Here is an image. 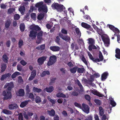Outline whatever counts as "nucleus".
I'll use <instances>...</instances> for the list:
<instances>
[{
  "label": "nucleus",
  "mask_w": 120,
  "mask_h": 120,
  "mask_svg": "<svg viewBox=\"0 0 120 120\" xmlns=\"http://www.w3.org/2000/svg\"><path fill=\"white\" fill-rule=\"evenodd\" d=\"M94 44H91L89 45L88 46V49L90 51H92V49H97V47Z\"/></svg>",
  "instance_id": "nucleus-27"
},
{
  "label": "nucleus",
  "mask_w": 120,
  "mask_h": 120,
  "mask_svg": "<svg viewBox=\"0 0 120 120\" xmlns=\"http://www.w3.org/2000/svg\"><path fill=\"white\" fill-rule=\"evenodd\" d=\"M18 119L19 120H23V115L22 113H20Z\"/></svg>",
  "instance_id": "nucleus-58"
},
{
  "label": "nucleus",
  "mask_w": 120,
  "mask_h": 120,
  "mask_svg": "<svg viewBox=\"0 0 120 120\" xmlns=\"http://www.w3.org/2000/svg\"><path fill=\"white\" fill-rule=\"evenodd\" d=\"M51 7L52 9H56L57 10L60 12L63 11V8L64 7L63 5L59 4L57 3H54L51 5Z\"/></svg>",
  "instance_id": "nucleus-2"
},
{
  "label": "nucleus",
  "mask_w": 120,
  "mask_h": 120,
  "mask_svg": "<svg viewBox=\"0 0 120 120\" xmlns=\"http://www.w3.org/2000/svg\"><path fill=\"white\" fill-rule=\"evenodd\" d=\"M116 54L115 57L118 59H120V49L118 48H116L115 50Z\"/></svg>",
  "instance_id": "nucleus-17"
},
{
  "label": "nucleus",
  "mask_w": 120,
  "mask_h": 120,
  "mask_svg": "<svg viewBox=\"0 0 120 120\" xmlns=\"http://www.w3.org/2000/svg\"><path fill=\"white\" fill-rule=\"evenodd\" d=\"M89 57L90 59L92 60L94 62L97 63L99 61V59L97 58L96 59H95L93 57L92 55H90Z\"/></svg>",
  "instance_id": "nucleus-31"
},
{
  "label": "nucleus",
  "mask_w": 120,
  "mask_h": 120,
  "mask_svg": "<svg viewBox=\"0 0 120 120\" xmlns=\"http://www.w3.org/2000/svg\"><path fill=\"white\" fill-rule=\"evenodd\" d=\"M11 74L9 73L6 74L2 75L0 80L1 81H3L7 78H9L11 76Z\"/></svg>",
  "instance_id": "nucleus-16"
},
{
  "label": "nucleus",
  "mask_w": 120,
  "mask_h": 120,
  "mask_svg": "<svg viewBox=\"0 0 120 120\" xmlns=\"http://www.w3.org/2000/svg\"><path fill=\"white\" fill-rule=\"evenodd\" d=\"M113 31L115 33H117L119 34L120 33L119 30L117 28L115 27Z\"/></svg>",
  "instance_id": "nucleus-56"
},
{
  "label": "nucleus",
  "mask_w": 120,
  "mask_h": 120,
  "mask_svg": "<svg viewBox=\"0 0 120 120\" xmlns=\"http://www.w3.org/2000/svg\"><path fill=\"white\" fill-rule=\"evenodd\" d=\"M88 43L90 45L94 44L95 42L94 39L92 38H90L88 39Z\"/></svg>",
  "instance_id": "nucleus-35"
},
{
  "label": "nucleus",
  "mask_w": 120,
  "mask_h": 120,
  "mask_svg": "<svg viewBox=\"0 0 120 120\" xmlns=\"http://www.w3.org/2000/svg\"><path fill=\"white\" fill-rule=\"evenodd\" d=\"M30 101V100H28L21 102L20 105V106L22 108L24 107L27 105Z\"/></svg>",
  "instance_id": "nucleus-21"
},
{
  "label": "nucleus",
  "mask_w": 120,
  "mask_h": 120,
  "mask_svg": "<svg viewBox=\"0 0 120 120\" xmlns=\"http://www.w3.org/2000/svg\"><path fill=\"white\" fill-rule=\"evenodd\" d=\"M83 18L85 19L86 20H89V21L90 22H91L92 21L91 19L90 16L87 15H85L83 16Z\"/></svg>",
  "instance_id": "nucleus-47"
},
{
  "label": "nucleus",
  "mask_w": 120,
  "mask_h": 120,
  "mask_svg": "<svg viewBox=\"0 0 120 120\" xmlns=\"http://www.w3.org/2000/svg\"><path fill=\"white\" fill-rule=\"evenodd\" d=\"M2 95L4 96V98H11L12 94L11 91L5 90L3 91Z\"/></svg>",
  "instance_id": "nucleus-5"
},
{
  "label": "nucleus",
  "mask_w": 120,
  "mask_h": 120,
  "mask_svg": "<svg viewBox=\"0 0 120 120\" xmlns=\"http://www.w3.org/2000/svg\"><path fill=\"white\" fill-rule=\"evenodd\" d=\"M41 101V98H36L35 102L36 103H40Z\"/></svg>",
  "instance_id": "nucleus-63"
},
{
  "label": "nucleus",
  "mask_w": 120,
  "mask_h": 120,
  "mask_svg": "<svg viewBox=\"0 0 120 120\" xmlns=\"http://www.w3.org/2000/svg\"><path fill=\"white\" fill-rule=\"evenodd\" d=\"M111 98L112 99L110 100V104L113 107H114L116 105V104L114 101L113 99L112 98Z\"/></svg>",
  "instance_id": "nucleus-42"
},
{
  "label": "nucleus",
  "mask_w": 120,
  "mask_h": 120,
  "mask_svg": "<svg viewBox=\"0 0 120 120\" xmlns=\"http://www.w3.org/2000/svg\"><path fill=\"white\" fill-rule=\"evenodd\" d=\"M43 3L42 2H39L37 3L35 5V6L36 8H39L41 7L43 5Z\"/></svg>",
  "instance_id": "nucleus-43"
},
{
  "label": "nucleus",
  "mask_w": 120,
  "mask_h": 120,
  "mask_svg": "<svg viewBox=\"0 0 120 120\" xmlns=\"http://www.w3.org/2000/svg\"><path fill=\"white\" fill-rule=\"evenodd\" d=\"M18 108L17 104L16 103L11 104L8 106V109L10 110L16 109Z\"/></svg>",
  "instance_id": "nucleus-10"
},
{
  "label": "nucleus",
  "mask_w": 120,
  "mask_h": 120,
  "mask_svg": "<svg viewBox=\"0 0 120 120\" xmlns=\"http://www.w3.org/2000/svg\"><path fill=\"white\" fill-rule=\"evenodd\" d=\"M45 16V14L44 13H41L39 14L37 17V19L39 20L42 19Z\"/></svg>",
  "instance_id": "nucleus-39"
},
{
  "label": "nucleus",
  "mask_w": 120,
  "mask_h": 120,
  "mask_svg": "<svg viewBox=\"0 0 120 120\" xmlns=\"http://www.w3.org/2000/svg\"><path fill=\"white\" fill-rule=\"evenodd\" d=\"M56 78H52L51 79L50 83L51 84L54 83L55 80H56Z\"/></svg>",
  "instance_id": "nucleus-64"
},
{
  "label": "nucleus",
  "mask_w": 120,
  "mask_h": 120,
  "mask_svg": "<svg viewBox=\"0 0 120 120\" xmlns=\"http://www.w3.org/2000/svg\"><path fill=\"white\" fill-rule=\"evenodd\" d=\"M25 8L24 6H21L19 10L21 14L22 15H23L24 13V12L25 11Z\"/></svg>",
  "instance_id": "nucleus-24"
},
{
  "label": "nucleus",
  "mask_w": 120,
  "mask_h": 120,
  "mask_svg": "<svg viewBox=\"0 0 120 120\" xmlns=\"http://www.w3.org/2000/svg\"><path fill=\"white\" fill-rule=\"evenodd\" d=\"M8 57L6 54H4L2 57V59L3 61L5 63H8Z\"/></svg>",
  "instance_id": "nucleus-26"
},
{
  "label": "nucleus",
  "mask_w": 120,
  "mask_h": 120,
  "mask_svg": "<svg viewBox=\"0 0 120 120\" xmlns=\"http://www.w3.org/2000/svg\"><path fill=\"white\" fill-rule=\"evenodd\" d=\"M43 32L42 31H40L37 33V38L38 39H39L40 41H41L42 39V36Z\"/></svg>",
  "instance_id": "nucleus-25"
},
{
  "label": "nucleus",
  "mask_w": 120,
  "mask_h": 120,
  "mask_svg": "<svg viewBox=\"0 0 120 120\" xmlns=\"http://www.w3.org/2000/svg\"><path fill=\"white\" fill-rule=\"evenodd\" d=\"M99 57L100 59H99V61L98 62L102 61L103 59V56H102L101 53L100 51L99 52Z\"/></svg>",
  "instance_id": "nucleus-49"
},
{
  "label": "nucleus",
  "mask_w": 120,
  "mask_h": 120,
  "mask_svg": "<svg viewBox=\"0 0 120 120\" xmlns=\"http://www.w3.org/2000/svg\"><path fill=\"white\" fill-rule=\"evenodd\" d=\"M47 58L46 56H42L39 58L37 60V62L39 64L41 65L43 64Z\"/></svg>",
  "instance_id": "nucleus-7"
},
{
  "label": "nucleus",
  "mask_w": 120,
  "mask_h": 120,
  "mask_svg": "<svg viewBox=\"0 0 120 120\" xmlns=\"http://www.w3.org/2000/svg\"><path fill=\"white\" fill-rule=\"evenodd\" d=\"M23 45V41L22 39H20L18 43V47L19 48H21Z\"/></svg>",
  "instance_id": "nucleus-41"
},
{
  "label": "nucleus",
  "mask_w": 120,
  "mask_h": 120,
  "mask_svg": "<svg viewBox=\"0 0 120 120\" xmlns=\"http://www.w3.org/2000/svg\"><path fill=\"white\" fill-rule=\"evenodd\" d=\"M81 25L82 27L86 29L87 30H88L89 28L90 27V25L84 22H82L81 23Z\"/></svg>",
  "instance_id": "nucleus-22"
},
{
  "label": "nucleus",
  "mask_w": 120,
  "mask_h": 120,
  "mask_svg": "<svg viewBox=\"0 0 120 120\" xmlns=\"http://www.w3.org/2000/svg\"><path fill=\"white\" fill-rule=\"evenodd\" d=\"M50 75V73L49 71H45L42 72L40 75L41 77H44L46 75Z\"/></svg>",
  "instance_id": "nucleus-23"
},
{
  "label": "nucleus",
  "mask_w": 120,
  "mask_h": 120,
  "mask_svg": "<svg viewBox=\"0 0 120 120\" xmlns=\"http://www.w3.org/2000/svg\"><path fill=\"white\" fill-rule=\"evenodd\" d=\"M11 23V22L10 20H7L5 23V28H8Z\"/></svg>",
  "instance_id": "nucleus-33"
},
{
  "label": "nucleus",
  "mask_w": 120,
  "mask_h": 120,
  "mask_svg": "<svg viewBox=\"0 0 120 120\" xmlns=\"http://www.w3.org/2000/svg\"><path fill=\"white\" fill-rule=\"evenodd\" d=\"M38 11L39 12H43L47 13V6L45 5H43L41 7L38 8Z\"/></svg>",
  "instance_id": "nucleus-9"
},
{
  "label": "nucleus",
  "mask_w": 120,
  "mask_h": 120,
  "mask_svg": "<svg viewBox=\"0 0 120 120\" xmlns=\"http://www.w3.org/2000/svg\"><path fill=\"white\" fill-rule=\"evenodd\" d=\"M20 18V16L18 14H15L14 16V19L15 20H18Z\"/></svg>",
  "instance_id": "nucleus-50"
},
{
  "label": "nucleus",
  "mask_w": 120,
  "mask_h": 120,
  "mask_svg": "<svg viewBox=\"0 0 120 120\" xmlns=\"http://www.w3.org/2000/svg\"><path fill=\"white\" fill-rule=\"evenodd\" d=\"M90 91L94 95H96L99 97H102L104 96V95L101 94L96 90H90Z\"/></svg>",
  "instance_id": "nucleus-6"
},
{
  "label": "nucleus",
  "mask_w": 120,
  "mask_h": 120,
  "mask_svg": "<svg viewBox=\"0 0 120 120\" xmlns=\"http://www.w3.org/2000/svg\"><path fill=\"white\" fill-rule=\"evenodd\" d=\"M56 57L55 55L50 56L47 63L48 65L50 66L54 64L56 62Z\"/></svg>",
  "instance_id": "nucleus-3"
},
{
  "label": "nucleus",
  "mask_w": 120,
  "mask_h": 120,
  "mask_svg": "<svg viewBox=\"0 0 120 120\" xmlns=\"http://www.w3.org/2000/svg\"><path fill=\"white\" fill-rule=\"evenodd\" d=\"M30 28L34 31H40L41 30V28L38 25H31L30 26Z\"/></svg>",
  "instance_id": "nucleus-14"
},
{
  "label": "nucleus",
  "mask_w": 120,
  "mask_h": 120,
  "mask_svg": "<svg viewBox=\"0 0 120 120\" xmlns=\"http://www.w3.org/2000/svg\"><path fill=\"white\" fill-rule=\"evenodd\" d=\"M30 16L31 19H33L34 20L36 19V15L35 13H32L31 14Z\"/></svg>",
  "instance_id": "nucleus-53"
},
{
  "label": "nucleus",
  "mask_w": 120,
  "mask_h": 120,
  "mask_svg": "<svg viewBox=\"0 0 120 120\" xmlns=\"http://www.w3.org/2000/svg\"><path fill=\"white\" fill-rule=\"evenodd\" d=\"M14 85L12 83V85H11V86H9L8 87V88L7 89V90H8V91H11V89L13 87Z\"/></svg>",
  "instance_id": "nucleus-59"
},
{
  "label": "nucleus",
  "mask_w": 120,
  "mask_h": 120,
  "mask_svg": "<svg viewBox=\"0 0 120 120\" xmlns=\"http://www.w3.org/2000/svg\"><path fill=\"white\" fill-rule=\"evenodd\" d=\"M7 67V64H5L3 63L1 65V70L2 72H4L6 70Z\"/></svg>",
  "instance_id": "nucleus-29"
},
{
  "label": "nucleus",
  "mask_w": 120,
  "mask_h": 120,
  "mask_svg": "<svg viewBox=\"0 0 120 120\" xmlns=\"http://www.w3.org/2000/svg\"><path fill=\"white\" fill-rule=\"evenodd\" d=\"M6 45L8 47H10L11 45V42L10 40H8L7 41L6 43Z\"/></svg>",
  "instance_id": "nucleus-60"
},
{
  "label": "nucleus",
  "mask_w": 120,
  "mask_h": 120,
  "mask_svg": "<svg viewBox=\"0 0 120 120\" xmlns=\"http://www.w3.org/2000/svg\"><path fill=\"white\" fill-rule=\"evenodd\" d=\"M16 94L18 96L23 97L25 94L24 90L22 89H20L16 93Z\"/></svg>",
  "instance_id": "nucleus-12"
},
{
  "label": "nucleus",
  "mask_w": 120,
  "mask_h": 120,
  "mask_svg": "<svg viewBox=\"0 0 120 120\" xmlns=\"http://www.w3.org/2000/svg\"><path fill=\"white\" fill-rule=\"evenodd\" d=\"M62 33H60L59 35L63 40L67 42H70L71 41V38L68 35H64L62 34H68V30H66L64 28H63L61 30Z\"/></svg>",
  "instance_id": "nucleus-1"
},
{
  "label": "nucleus",
  "mask_w": 120,
  "mask_h": 120,
  "mask_svg": "<svg viewBox=\"0 0 120 120\" xmlns=\"http://www.w3.org/2000/svg\"><path fill=\"white\" fill-rule=\"evenodd\" d=\"M15 11V8H10L8 10V13L9 14L12 13L14 12Z\"/></svg>",
  "instance_id": "nucleus-48"
},
{
  "label": "nucleus",
  "mask_w": 120,
  "mask_h": 120,
  "mask_svg": "<svg viewBox=\"0 0 120 120\" xmlns=\"http://www.w3.org/2000/svg\"><path fill=\"white\" fill-rule=\"evenodd\" d=\"M81 59L84 63L87 66L88 65L87 63L84 56H82Z\"/></svg>",
  "instance_id": "nucleus-52"
},
{
  "label": "nucleus",
  "mask_w": 120,
  "mask_h": 120,
  "mask_svg": "<svg viewBox=\"0 0 120 120\" xmlns=\"http://www.w3.org/2000/svg\"><path fill=\"white\" fill-rule=\"evenodd\" d=\"M37 34V32L36 31L31 30L30 31L29 36L30 37L32 38V39L35 38L36 37Z\"/></svg>",
  "instance_id": "nucleus-13"
},
{
  "label": "nucleus",
  "mask_w": 120,
  "mask_h": 120,
  "mask_svg": "<svg viewBox=\"0 0 120 120\" xmlns=\"http://www.w3.org/2000/svg\"><path fill=\"white\" fill-rule=\"evenodd\" d=\"M25 89L26 92V94L28 95L29 94V93L30 91V87L28 85H27L26 86Z\"/></svg>",
  "instance_id": "nucleus-36"
},
{
  "label": "nucleus",
  "mask_w": 120,
  "mask_h": 120,
  "mask_svg": "<svg viewBox=\"0 0 120 120\" xmlns=\"http://www.w3.org/2000/svg\"><path fill=\"white\" fill-rule=\"evenodd\" d=\"M71 95L74 96H77L78 95V94L77 92L76 91H74L71 94Z\"/></svg>",
  "instance_id": "nucleus-61"
},
{
  "label": "nucleus",
  "mask_w": 120,
  "mask_h": 120,
  "mask_svg": "<svg viewBox=\"0 0 120 120\" xmlns=\"http://www.w3.org/2000/svg\"><path fill=\"white\" fill-rule=\"evenodd\" d=\"M60 39L59 38V37L58 36L56 37L55 39V41L58 45H60Z\"/></svg>",
  "instance_id": "nucleus-44"
},
{
  "label": "nucleus",
  "mask_w": 120,
  "mask_h": 120,
  "mask_svg": "<svg viewBox=\"0 0 120 120\" xmlns=\"http://www.w3.org/2000/svg\"><path fill=\"white\" fill-rule=\"evenodd\" d=\"M81 108L82 110L85 113L88 114L89 112L90 108L88 105L83 103Z\"/></svg>",
  "instance_id": "nucleus-4"
},
{
  "label": "nucleus",
  "mask_w": 120,
  "mask_h": 120,
  "mask_svg": "<svg viewBox=\"0 0 120 120\" xmlns=\"http://www.w3.org/2000/svg\"><path fill=\"white\" fill-rule=\"evenodd\" d=\"M33 90L34 92H37L38 93H40L42 91V90L41 89L35 87H33Z\"/></svg>",
  "instance_id": "nucleus-38"
},
{
  "label": "nucleus",
  "mask_w": 120,
  "mask_h": 120,
  "mask_svg": "<svg viewBox=\"0 0 120 120\" xmlns=\"http://www.w3.org/2000/svg\"><path fill=\"white\" fill-rule=\"evenodd\" d=\"M49 49L50 50L53 52H58L59 51L60 47L57 46H51Z\"/></svg>",
  "instance_id": "nucleus-15"
},
{
  "label": "nucleus",
  "mask_w": 120,
  "mask_h": 120,
  "mask_svg": "<svg viewBox=\"0 0 120 120\" xmlns=\"http://www.w3.org/2000/svg\"><path fill=\"white\" fill-rule=\"evenodd\" d=\"M99 115L101 116H102L105 113V110L101 106H99Z\"/></svg>",
  "instance_id": "nucleus-19"
},
{
  "label": "nucleus",
  "mask_w": 120,
  "mask_h": 120,
  "mask_svg": "<svg viewBox=\"0 0 120 120\" xmlns=\"http://www.w3.org/2000/svg\"><path fill=\"white\" fill-rule=\"evenodd\" d=\"M75 105L80 109L81 108V106L80 104H79L76 102H75L74 103Z\"/></svg>",
  "instance_id": "nucleus-55"
},
{
  "label": "nucleus",
  "mask_w": 120,
  "mask_h": 120,
  "mask_svg": "<svg viewBox=\"0 0 120 120\" xmlns=\"http://www.w3.org/2000/svg\"><path fill=\"white\" fill-rule=\"evenodd\" d=\"M17 69L19 71H21L22 69V67L20 64H18L17 66Z\"/></svg>",
  "instance_id": "nucleus-54"
},
{
  "label": "nucleus",
  "mask_w": 120,
  "mask_h": 120,
  "mask_svg": "<svg viewBox=\"0 0 120 120\" xmlns=\"http://www.w3.org/2000/svg\"><path fill=\"white\" fill-rule=\"evenodd\" d=\"M107 26H108L109 28L111 30L113 31L114 29L115 28V26L111 25L108 24L107 25Z\"/></svg>",
  "instance_id": "nucleus-51"
},
{
  "label": "nucleus",
  "mask_w": 120,
  "mask_h": 120,
  "mask_svg": "<svg viewBox=\"0 0 120 120\" xmlns=\"http://www.w3.org/2000/svg\"><path fill=\"white\" fill-rule=\"evenodd\" d=\"M56 96L57 98H66L65 95L60 92L57 93Z\"/></svg>",
  "instance_id": "nucleus-30"
},
{
  "label": "nucleus",
  "mask_w": 120,
  "mask_h": 120,
  "mask_svg": "<svg viewBox=\"0 0 120 120\" xmlns=\"http://www.w3.org/2000/svg\"><path fill=\"white\" fill-rule=\"evenodd\" d=\"M109 75V73L107 72H105L101 75V78L102 80H104L106 79L107 76Z\"/></svg>",
  "instance_id": "nucleus-20"
},
{
  "label": "nucleus",
  "mask_w": 120,
  "mask_h": 120,
  "mask_svg": "<svg viewBox=\"0 0 120 120\" xmlns=\"http://www.w3.org/2000/svg\"><path fill=\"white\" fill-rule=\"evenodd\" d=\"M25 28V25L24 23H22L20 25V30L22 32H23L24 31Z\"/></svg>",
  "instance_id": "nucleus-40"
},
{
  "label": "nucleus",
  "mask_w": 120,
  "mask_h": 120,
  "mask_svg": "<svg viewBox=\"0 0 120 120\" xmlns=\"http://www.w3.org/2000/svg\"><path fill=\"white\" fill-rule=\"evenodd\" d=\"M75 31L77 35L80 37L81 35V33L79 29L78 28H76L75 29Z\"/></svg>",
  "instance_id": "nucleus-46"
},
{
  "label": "nucleus",
  "mask_w": 120,
  "mask_h": 120,
  "mask_svg": "<svg viewBox=\"0 0 120 120\" xmlns=\"http://www.w3.org/2000/svg\"><path fill=\"white\" fill-rule=\"evenodd\" d=\"M2 112L4 113L7 115L11 114L12 113V112L11 111L5 109L3 110Z\"/></svg>",
  "instance_id": "nucleus-32"
},
{
  "label": "nucleus",
  "mask_w": 120,
  "mask_h": 120,
  "mask_svg": "<svg viewBox=\"0 0 120 120\" xmlns=\"http://www.w3.org/2000/svg\"><path fill=\"white\" fill-rule=\"evenodd\" d=\"M94 101L97 105H100L101 104V102L98 99H95Z\"/></svg>",
  "instance_id": "nucleus-45"
},
{
  "label": "nucleus",
  "mask_w": 120,
  "mask_h": 120,
  "mask_svg": "<svg viewBox=\"0 0 120 120\" xmlns=\"http://www.w3.org/2000/svg\"><path fill=\"white\" fill-rule=\"evenodd\" d=\"M102 39L105 45L108 47L110 45V39L109 37H103L102 38Z\"/></svg>",
  "instance_id": "nucleus-8"
},
{
  "label": "nucleus",
  "mask_w": 120,
  "mask_h": 120,
  "mask_svg": "<svg viewBox=\"0 0 120 120\" xmlns=\"http://www.w3.org/2000/svg\"><path fill=\"white\" fill-rule=\"evenodd\" d=\"M77 72L79 73H83L85 71V69L84 68H78Z\"/></svg>",
  "instance_id": "nucleus-37"
},
{
  "label": "nucleus",
  "mask_w": 120,
  "mask_h": 120,
  "mask_svg": "<svg viewBox=\"0 0 120 120\" xmlns=\"http://www.w3.org/2000/svg\"><path fill=\"white\" fill-rule=\"evenodd\" d=\"M85 120H92V116L91 115L88 116Z\"/></svg>",
  "instance_id": "nucleus-62"
},
{
  "label": "nucleus",
  "mask_w": 120,
  "mask_h": 120,
  "mask_svg": "<svg viewBox=\"0 0 120 120\" xmlns=\"http://www.w3.org/2000/svg\"><path fill=\"white\" fill-rule=\"evenodd\" d=\"M78 68L76 66L70 69V71L72 73H75L77 70V69Z\"/></svg>",
  "instance_id": "nucleus-34"
},
{
  "label": "nucleus",
  "mask_w": 120,
  "mask_h": 120,
  "mask_svg": "<svg viewBox=\"0 0 120 120\" xmlns=\"http://www.w3.org/2000/svg\"><path fill=\"white\" fill-rule=\"evenodd\" d=\"M48 114L49 116H54L55 114V112L53 109H52L50 111H48Z\"/></svg>",
  "instance_id": "nucleus-28"
},
{
  "label": "nucleus",
  "mask_w": 120,
  "mask_h": 120,
  "mask_svg": "<svg viewBox=\"0 0 120 120\" xmlns=\"http://www.w3.org/2000/svg\"><path fill=\"white\" fill-rule=\"evenodd\" d=\"M36 74V71L35 70H33L31 72L30 76L28 79V80L30 81L33 80Z\"/></svg>",
  "instance_id": "nucleus-11"
},
{
  "label": "nucleus",
  "mask_w": 120,
  "mask_h": 120,
  "mask_svg": "<svg viewBox=\"0 0 120 120\" xmlns=\"http://www.w3.org/2000/svg\"><path fill=\"white\" fill-rule=\"evenodd\" d=\"M20 63L23 66L27 64V62H26L23 60H21L20 61Z\"/></svg>",
  "instance_id": "nucleus-57"
},
{
  "label": "nucleus",
  "mask_w": 120,
  "mask_h": 120,
  "mask_svg": "<svg viewBox=\"0 0 120 120\" xmlns=\"http://www.w3.org/2000/svg\"><path fill=\"white\" fill-rule=\"evenodd\" d=\"M54 90V88L53 86H49V87H46L45 88L44 90L48 92L51 93Z\"/></svg>",
  "instance_id": "nucleus-18"
}]
</instances>
